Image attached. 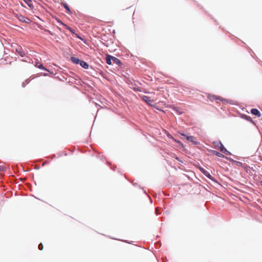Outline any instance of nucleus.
<instances>
[{"label":"nucleus","instance_id":"obj_18","mask_svg":"<svg viewBox=\"0 0 262 262\" xmlns=\"http://www.w3.org/2000/svg\"><path fill=\"white\" fill-rule=\"evenodd\" d=\"M38 249L40 250H42L43 249V245L41 243H40L39 245H38Z\"/></svg>","mask_w":262,"mask_h":262},{"label":"nucleus","instance_id":"obj_22","mask_svg":"<svg viewBox=\"0 0 262 262\" xmlns=\"http://www.w3.org/2000/svg\"><path fill=\"white\" fill-rule=\"evenodd\" d=\"M58 23H60V25H62V26H64L65 25L64 24H63L62 22H61L60 20H58Z\"/></svg>","mask_w":262,"mask_h":262},{"label":"nucleus","instance_id":"obj_16","mask_svg":"<svg viewBox=\"0 0 262 262\" xmlns=\"http://www.w3.org/2000/svg\"><path fill=\"white\" fill-rule=\"evenodd\" d=\"M36 66L38 67L39 69H44V68L43 67L42 65L41 64H39L38 63H37L36 64Z\"/></svg>","mask_w":262,"mask_h":262},{"label":"nucleus","instance_id":"obj_13","mask_svg":"<svg viewBox=\"0 0 262 262\" xmlns=\"http://www.w3.org/2000/svg\"><path fill=\"white\" fill-rule=\"evenodd\" d=\"M168 137L169 138H170L173 139V141H174L175 142H176V143H177L178 144H179L180 146H181L182 147H184L183 144V143H182L180 141L178 140H177V139H173L171 135H168Z\"/></svg>","mask_w":262,"mask_h":262},{"label":"nucleus","instance_id":"obj_25","mask_svg":"<svg viewBox=\"0 0 262 262\" xmlns=\"http://www.w3.org/2000/svg\"><path fill=\"white\" fill-rule=\"evenodd\" d=\"M22 86H23V87H25V83H24V82H23V83H22Z\"/></svg>","mask_w":262,"mask_h":262},{"label":"nucleus","instance_id":"obj_6","mask_svg":"<svg viewBox=\"0 0 262 262\" xmlns=\"http://www.w3.org/2000/svg\"><path fill=\"white\" fill-rule=\"evenodd\" d=\"M251 113L255 116H256L258 117H260L261 114L260 112L256 108H252L251 110Z\"/></svg>","mask_w":262,"mask_h":262},{"label":"nucleus","instance_id":"obj_14","mask_svg":"<svg viewBox=\"0 0 262 262\" xmlns=\"http://www.w3.org/2000/svg\"><path fill=\"white\" fill-rule=\"evenodd\" d=\"M18 19L23 22V21H26V20H27L28 21H30V19L27 17H25L24 16H23V15H19L18 16Z\"/></svg>","mask_w":262,"mask_h":262},{"label":"nucleus","instance_id":"obj_32","mask_svg":"<svg viewBox=\"0 0 262 262\" xmlns=\"http://www.w3.org/2000/svg\"><path fill=\"white\" fill-rule=\"evenodd\" d=\"M260 184L262 186V181L260 182Z\"/></svg>","mask_w":262,"mask_h":262},{"label":"nucleus","instance_id":"obj_28","mask_svg":"<svg viewBox=\"0 0 262 262\" xmlns=\"http://www.w3.org/2000/svg\"><path fill=\"white\" fill-rule=\"evenodd\" d=\"M26 82H27V83H29V80H28V79L26 80Z\"/></svg>","mask_w":262,"mask_h":262},{"label":"nucleus","instance_id":"obj_29","mask_svg":"<svg viewBox=\"0 0 262 262\" xmlns=\"http://www.w3.org/2000/svg\"><path fill=\"white\" fill-rule=\"evenodd\" d=\"M27 3H28V1H29L30 0H24Z\"/></svg>","mask_w":262,"mask_h":262},{"label":"nucleus","instance_id":"obj_10","mask_svg":"<svg viewBox=\"0 0 262 262\" xmlns=\"http://www.w3.org/2000/svg\"><path fill=\"white\" fill-rule=\"evenodd\" d=\"M112 59H113V56H111L110 55H107L106 57V63L110 65L113 64Z\"/></svg>","mask_w":262,"mask_h":262},{"label":"nucleus","instance_id":"obj_23","mask_svg":"<svg viewBox=\"0 0 262 262\" xmlns=\"http://www.w3.org/2000/svg\"><path fill=\"white\" fill-rule=\"evenodd\" d=\"M156 213L157 215H158V214H160V213L158 212V209H157V208H156Z\"/></svg>","mask_w":262,"mask_h":262},{"label":"nucleus","instance_id":"obj_2","mask_svg":"<svg viewBox=\"0 0 262 262\" xmlns=\"http://www.w3.org/2000/svg\"><path fill=\"white\" fill-rule=\"evenodd\" d=\"M200 170L208 178H209L210 180H212L215 183H217V182L215 180V179L210 174L209 172H208L206 170H205L204 168L200 167H199Z\"/></svg>","mask_w":262,"mask_h":262},{"label":"nucleus","instance_id":"obj_30","mask_svg":"<svg viewBox=\"0 0 262 262\" xmlns=\"http://www.w3.org/2000/svg\"><path fill=\"white\" fill-rule=\"evenodd\" d=\"M30 21H28L27 20H26V21H25V23H29Z\"/></svg>","mask_w":262,"mask_h":262},{"label":"nucleus","instance_id":"obj_24","mask_svg":"<svg viewBox=\"0 0 262 262\" xmlns=\"http://www.w3.org/2000/svg\"><path fill=\"white\" fill-rule=\"evenodd\" d=\"M62 5L64 8H66V3H62Z\"/></svg>","mask_w":262,"mask_h":262},{"label":"nucleus","instance_id":"obj_21","mask_svg":"<svg viewBox=\"0 0 262 262\" xmlns=\"http://www.w3.org/2000/svg\"><path fill=\"white\" fill-rule=\"evenodd\" d=\"M182 136L184 137V138H185L186 139V137L188 136L187 135H186V134H184V133H179Z\"/></svg>","mask_w":262,"mask_h":262},{"label":"nucleus","instance_id":"obj_27","mask_svg":"<svg viewBox=\"0 0 262 262\" xmlns=\"http://www.w3.org/2000/svg\"><path fill=\"white\" fill-rule=\"evenodd\" d=\"M20 55L21 56H24V53H21L20 54Z\"/></svg>","mask_w":262,"mask_h":262},{"label":"nucleus","instance_id":"obj_26","mask_svg":"<svg viewBox=\"0 0 262 262\" xmlns=\"http://www.w3.org/2000/svg\"><path fill=\"white\" fill-rule=\"evenodd\" d=\"M176 159L178 161H181V160H180V159H179L178 157H177Z\"/></svg>","mask_w":262,"mask_h":262},{"label":"nucleus","instance_id":"obj_5","mask_svg":"<svg viewBox=\"0 0 262 262\" xmlns=\"http://www.w3.org/2000/svg\"><path fill=\"white\" fill-rule=\"evenodd\" d=\"M67 30H69V31H70V32L73 34L74 37H76L80 39L81 40H83V39L80 36H79L77 33H76L75 32V30L74 29H73L72 28L68 26L67 25Z\"/></svg>","mask_w":262,"mask_h":262},{"label":"nucleus","instance_id":"obj_15","mask_svg":"<svg viewBox=\"0 0 262 262\" xmlns=\"http://www.w3.org/2000/svg\"><path fill=\"white\" fill-rule=\"evenodd\" d=\"M245 119H246L247 121H249L250 122H253L252 121V119H251V118L249 116H247V115H245Z\"/></svg>","mask_w":262,"mask_h":262},{"label":"nucleus","instance_id":"obj_4","mask_svg":"<svg viewBox=\"0 0 262 262\" xmlns=\"http://www.w3.org/2000/svg\"><path fill=\"white\" fill-rule=\"evenodd\" d=\"M226 159L229 160V161L232 162L233 163L235 164L237 166L242 167L243 166V163L241 162L234 160L231 158L226 157Z\"/></svg>","mask_w":262,"mask_h":262},{"label":"nucleus","instance_id":"obj_7","mask_svg":"<svg viewBox=\"0 0 262 262\" xmlns=\"http://www.w3.org/2000/svg\"><path fill=\"white\" fill-rule=\"evenodd\" d=\"M112 62H113V64H116L119 66H121L122 64V63H121V61H120V60L115 57H114V56H113Z\"/></svg>","mask_w":262,"mask_h":262},{"label":"nucleus","instance_id":"obj_11","mask_svg":"<svg viewBox=\"0 0 262 262\" xmlns=\"http://www.w3.org/2000/svg\"><path fill=\"white\" fill-rule=\"evenodd\" d=\"M70 59L71 61L75 64H79L80 61L78 58L74 56L71 57Z\"/></svg>","mask_w":262,"mask_h":262},{"label":"nucleus","instance_id":"obj_1","mask_svg":"<svg viewBox=\"0 0 262 262\" xmlns=\"http://www.w3.org/2000/svg\"><path fill=\"white\" fill-rule=\"evenodd\" d=\"M213 144L215 145L216 148L220 150L223 154H225L227 155H231V153L227 150V149L224 147L223 144L222 143L221 141H214Z\"/></svg>","mask_w":262,"mask_h":262},{"label":"nucleus","instance_id":"obj_8","mask_svg":"<svg viewBox=\"0 0 262 262\" xmlns=\"http://www.w3.org/2000/svg\"><path fill=\"white\" fill-rule=\"evenodd\" d=\"M143 100H144L145 102H146L148 104L151 105V103L152 102V101L150 99V98L149 96H143L142 97Z\"/></svg>","mask_w":262,"mask_h":262},{"label":"nucleus","instance_id":"obj_31","mask_svg":"<svg viewBox=\"0 0 262 262\" xmlns=\"http://www.w3.org/2000/svg\"><path fill=\"white\" fill-rule=\"evenodd\" d=\"M68 86H71V84H68Z\"/></svg>","mask_w":262,"mask_h":262},{"label":"nucleus","instance_id":"obj_20","mask_svg":"<svg viewBox=\"0 0 262 262\" xmlns=\"http://www.w3.org/2000/svg\"><path fill=\"white\" fill-rule=\"evenodd\" d=\"M176 110L179 114H182V112L180 110V108H177Z\"/></svg>","mask_w":262,"mask_h":262},{"label":"nucleus","instance_id":"obj_9","mask_svg":"<svg viewBox=\"0 0 262 262\" xmlns=\"http://www.w3.org/2000/svg\"><path fill=\"white\" fill-rule=\"evenodd\" d=\"M79 64L84 69H88L89 67V64L87 62L81 60H80Z\"/></svg>","mask_w":262,"mask_h":262},{"label":"nucleus","instance_id":"obj_12","mask_svg":"<svg viewBox=\"0 0 262 262\" xmlns=\"http://www.w3.org/2000/svg\"><path fill=\"white\" fill-rule=\"evenodd\" d=\"M211 152L213 155H215L219 157L225 158H226V157H225L224 155H223L222 154H221L216 150H211Z\"/></svg>","mask_w":262,"mask_h":262},{"label":"nucleus","instance_id":"obj_3","mask_svg":"<svg viewBox=\"0 0 262 262\" xmlns=\"http://www.w3.org/2000/svg\"><path fill=\"white\" fill-rule=\"evenodd\" d=\"M186 140L192 142L194 145H198L199 144V142L197 141L196 138L192 136H187Z\"/></svg>","mask_w":262,"mask_h":262},{"label":"nucleus","instance_id":"obj_19","mask_svg":"<svg viewBox=\"0 0 262 262\" xmlns=\"http://www.w3.org/2000/svg\"><path fill=\"white\" fill-rule=\"evenodd\" d=\"M70 79H71V77H68L67 75V78H66V79H67V83H69V82H71V80H70Z\"/></svg>","mask_w":262,"mask_h":262},{"label":"nucleus","instance_id":"obj_17","mask_svg":"<svg viewBox=\"0 0 262 262\" xmlns=\"http://www.w3.org/2000/svg\"><path fill=\"white\" fill-rule=\"evenodd\" d=\"M67 13H71V10L69 6L67 5Z\"/></svg>","mask_w":262,"mask_h":262}]
</instances>
